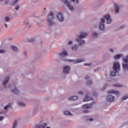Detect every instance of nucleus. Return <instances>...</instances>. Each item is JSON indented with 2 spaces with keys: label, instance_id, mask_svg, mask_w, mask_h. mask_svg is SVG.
<instances>
[{
  "label": "nucleus",
  "instance_id": "obj_1",
  "mask_svg": "<svg viewBox=\"0 0 128 128\" xmlns=\"http://www.w3.org/2000/svg\"><path fill=\"white\" fill-rule=\"evenodd\" d=\"M86 36H88V33L86 32H82L79 36V38L76 39V42H80V46H84V40H82L86 38Z\"/></svg>",
  "mask_w": 128,
  "mask_h": 128
},
{
  "label": "nucleus",
  "instance_id": "obj_2",
  "mask_svg": "<svg viewBox=\"0 0 128 128\" xmlns=\"http://www.w3.org/2000/svg\"><path fill=\"white\" fill-rule=\"evenodd\" d=\"M52 20H54V12H51L48 15V22L49 24V26H54V24H56V23L52 22Z\"/></svg>",
  "mask_w": 128,
  "mask_h": 128
},
{
  "label": "nucleus",
  "instance_id": "obj_3",
  "mask_svg": "<svg viewBox=\"0 0 128 128\" xmlns=\"http://www.w3.org/2000/svg\"><path fill=\"white\" fill-rule=\"evenodd\" d=\"M128 55L126 56V58H124L123 59V62L124 64H122V67L124 70H128Z\"/></svg>",
  "mask_w": 128,
  "mask_h": 128
},
{
  "label": "nucleus",
  "instance_id": "obj_4",
  "mask_svg": "<svg viewBox=\"0 0 128 128\" xmlns=\"http://www.w3.org/2000/svg\"><path fill=\"white\" fill-rule=\"evenodd\" d=\"M113 70L116 72H118V70H120V64L118 62H115L113 65Z\"/></svg>",
  "mask_w": 128,
  "mask_h": 128
},
{
  "label": "nucleus",
  "instance_id": "obj_5",
  "mask_svg": "<svg viewBox=\"0 0 128 128\" xmlns=\"http://www.w3.org/2000/svg\"><path fill=\"white\" fill-rule=\"evenodd\" d=\"M63 2L68 8L70 10H74V7L70 5V3L68 2V0H62Z\"/></svg>",
  "mask_w": 128,
  "mask_h": 128
},
{
  "label": "nucleus",
  "instance_id": "obj_6",
  "mask_svg": "<svg viewBox=\"0 0 128 128\" xmlns=\"http://www.w3.org/2000/svg\"><path fill=\"white\" fill-rule=\"evenodd\" d=\"M104 19L102 18L101 22H100L99 28L100 30H104Z\"/></svg>",
  "mask_w": 128,
  "mask_h": 128
},
{
  "label": "nucleus",
  "instance_id": "obj_7",
  "mask_svg": "<svg viewBox=\"0 0 128 128\" xmlns=\"http://www.w3.org/2000/svg\"><path fill=\"white\" fill-rule=\"evenodd\" d=\"M67 62H74V64H80V62H84V60L79 59V60H78L76 61H75L74 60H67Z\"/></svg>",
  "mask_w": 128,
  "mask_h": 128
},
{
  "label": "nucleus",
  "instance_id": "obj_8",
  "mask_svg": "<svg viewBox=\"0 0 128 128\" xmlns=\"http://www.w3.org/2000/svg\"><path fill=\"white\" fill-rule=\"evenodd\" d=\"M104 18L106 20V22L108 24H110L112 22V19H110V14H106L104 16Z\"/></svg>",
  "mask_w": 128,
  "mask_h": 128
},
{
  "label": "nucleus",
  "instance_id": "obj_9",
  "mask_svg": "<svg viewBox=\"0 0 128 128\" xmlns=\"http://www.w3.org/2000/svg\"><path fill=\"white\" fill-rule=\"evenodd\" d=\"M56 17L59 22L64 21V16H62V13L58 12Z\"/></svg>",
  "mask_w": 128,
  "mask_h": 128
},
{
  "label": "nucleus",
  "instance_id": "obj_10",
  "mask_svg": "<svg viewBox=\"0 0 128 128\" xmlns=\"http://www.w3.org/2000/svg\"><path fill=\"white\" fill-rule=\"evenodd\" d=\"M70 66H65L63 68V72L64 74H68L70 72Z\"/></svg>",
  "mask_w": 128,
  "mask_h": 128
},
{
  "label": "nucleus",
  "instance_id": "obj_11",
  "mask_svg": "<svg viewBox=\"0 0 128 128\" xmlns=\"http://www.w3.org/2000/svg\"><path fill=\"white\" fill-rule=\"evenodd\" d=\"M106 99L108 102H113L114 100V97L112 95H109L106 96Z\"/></svg>",
  "mask_w": 128,
  "mask_h": 128
},
{
  "label": "nucleus",
  "instance_id": "obj_12",
  "mask_svg": "<svg viewBox=\"0 0 128 128\" xmlns=\"http://www.w3.org/2000/svg\"><path fill=\"white\" fill-rule=\"evenodd\" d=\"M68 56V52L66 50L63 51L62 53L60 54V58H64V56Z\"/></svg>",
  "mask_w": 128,
  "mask_h": 128
},
{
  "label": "nucleus",
  "instance_id": "obj_13",
  "mask_svg": "<svg viewBox=\"0 0 128 128\" xmlns=\"http://www.w3.org/2000/svg\"><path fill=\"white\" fill-rule=\"evenodd\" d=\"M92 106V104H85L82 106V108H91Z\"/></svg>",
  "mask_w": 128,
  "mask_h": 128
},
{
  "label": "nucleus",
  "instance_id": "obj_14",
  "mask_svg": "<svg viewBox=\"0 0 128 128\" xmlns=\"http://www.w3.org/2000/svg\"><path fill=\"white\" fill-rule=\"evenodd\" d=\"M108 94H116L118 96V94H120V92H118V91L111 90L108 92Z\"/></svg>",
  "mask_w": 128,
  "mask_h": 128
},
{
  "label": "nucleus",
  "instance_id": "obj_15",
  "mask_svg": "<svg viewBox=\"0 0 128 128\" xmlns=\"http://www.w3.org/2000/svg\"><path fill=\"white\" fill-rule=\"evenodd\" d=\"M115 12L116 14H118V12H120V6H118L116 4H115Z\"/></svg>",
  "mask_w": 128,
  "mask_h": 128
},
{
  "label": "nucleus",
  "instance_id": "obj_16",
  "mask_svg": "<svg viewBox=\"0 0 128 128\" xmlns=\"http://www.w3.org/2000/svg\"><path fill=\"white\" fill-rule=\"evenodd\" d=\"M10 80V77H7L6 78V80H4V82L2 83L3 86H6L8 82V80Z\"/></svg>",
  "mask_w": 128,
  "mask_h": 128
},
{
  "label": "nucleus",
  "instance_id": "obj_17",
  "mask_svg": "<svg viewBox=\"0 0 128 128\" xmlns=\"http://www.w3.org/2000/svg\"><path fill=\"white\" fill-rule=\"evenodd\" d=\"M12 92H14L15 94H20V91L18 90V89H16V88H15V89H12Z\"/></svg>",
  "mask_w": 128,
  "mask_h": 128
},
{
  "label": "nucleus",
  "instance_id": "obj_18",
  "mask_svg": "<svg viewBox=\"0 0 128 128\" xmlns=\"http://www.w3.org/2000/svg\"><path fill=\"white\" fill-rule=\"evenodd\" d=\"M89 100H92V98L90 97H88V96H86L83 102H88Z\"/></svg>",
  "mask_w": 128,
  "mask_h": 128
},
{
  "label": "nucleus",
  "instance_id": "obj_19",
  "mask_svg": "<svg viewBox=\"0 0 128 128\" xmlns=\"http://www.w3.org/2000/svg\"><path fill=\"white\" fill-rule=\"evenodd\" d=\"M78 98L77 96H73L70 98H68L70 100H78Z\"/></svg>",
  "mask_w": 128,
  "mask_h": 128
},
{
  "label": "nucleus",
  "instance_id": "obj_20",
  "mask_svg": "<svg viewBox=\"0 0 128 128\" xmlns=\"http://www.w3.org/2000/svg\"><path fill=\"white\" fill-rule=\"evenodd\" d=\"M121 56H122V54H117V55L114 56V58L115 60H118V59L120 58Z\"/></svg>",
  "mask_w": 128,
  "mask_h": 128
},
{
  "label": "nucleus",
  "instance_id": "obj_21",
  "mask_svg": "<svg viewBox=\"0 0 128 128\" xmlns=\"http://www.w3.org/2000/svg\"><path fill=\"white\" fill-rule=\"evenodd\" d=\"M11 48L12 50H14V52H18V48L14 46H11Z\"/></svg>",
  "mask_w": 128,
  "mask_h": 128
},
{
  "label": "nucleus",
  "instance_id": "obj_22",
  "mask_svg": "<svg viewBox=\"0 0 128 128\" xmlns=\"http://www.w3.org/2000/svg\"><path fill=\"white\" fill-rule=\"evenodd\" d=\"M64 114L66 116H72V113L68 111H65L64 112Z\"/></svg>",
  "mask_w": 128,
  "mask_h": 128
},
{
  "label": "nucleus",
  "instance_id": "obj_23",
  "mask_svg": "<svg viewBox=\"0 0 128 128\" xmlns=\"http://www.w3.org/2000/svg\"><path fill=\"white\" fill-rule=\"evenodd\" d=\"M72 50H78V46L75 45L72 48Z\"/></svg>",
  "mask_w": 128,
  "mask_h": 128
},
{
  "label": "nucleus",
  "instance_id": "obj_24",
  "mask_svg": "<svg viewBox=\"0 0 128 128\" xmlns=\"http://www.w3.org/2000/svg\"><path fill=\"white\" fill-rule=\"evenodd\" d=\"M114 86H115L116 88H122V86L120 84H115L114 85Z\"/></svg>",
  "mask_w": 128,
  "mask_h": 128
},
{
  "label": "nucleus",
  "instance_id": "obj_25",
  "mask_svg": "<svg viewBox=\"0 0 128 128\" xmlns=\"http://www.w3.org/2000/svg\"><path fill=\"white\" fill-rule=\"evenodd\" d=\"M18 105L20 106H26V104H24V103L22 102H19Z\"/></svg>",
  "mask_w": 128,
  "mask_h": 128
},
{
  "label": "nucleus",
  "instance_id": "obj_26",
  "mask_svg": "<svg viewBox=\"0 0 128 128\" xmlns=\"http://www.w3.org/2000/svg\"><path fill=\"white\" fill-rule=\"evenodd\" d=\"M18 2V0H14L12 3V6H14V4H16V2Z\"/></svg>",
  "mask_w": 128,
  "mask_h": 128
},
{
  "label": "nucleus",
  "instance_id": "obj_27",
  "mask_svg": "<svg viewBox=\"0 0 128 128\" xmlns=\"http://www.w3.org/2000/svg\"><path fill=\"white\" fill-rule=\"evenodd\" d=\"M17 124L18 122H16V120H15L14 122L12 128H16V127Z\"/></svg>",
  "mask_w": 128,
  "mask_h": 128
},
{
  "label": "nucleus",
  "instance_id": "obj_28",
  "mask_svg": "<svg viewBox=\"0 0 128 128\" xmlns=\"http://www.w3.org/2000/svg\"><path fill=\"white\" fill-rule=\"evenodd\" d=\"M12 105H10V104L5 106L4 107V110H8V108H10Z\"/></svg>",
  "mask_w": 128,
  "mask_h": 128
},
{
  "label": "nucleus",
  "instance_id": "obj_29",
  "mask_svg": "<svg viewBox=\"0 0 128 128\" xmlns=\"http://www.w3.org/2000/svg\"><path fill=\"white\" fill-rule=\"evenodd\" d=\"M110 76H116V72H112L110 73Z\"/></svg>",
  "mask_w": 128,
  "mask_h": 128
},
{
  "label": "nucleus",
  "instance_id": "obj_30",
  "mask_svg": "<svg viewBox=\"0 0 128 128\" xmlns=\"http://www.w3.org/2000/svg\"><path fill=\"white\" fill-rule=\"evenodd\" d=\"M92 36L94 38H96V36H98V34L96 32H94L92 34Z\"/></svg>",
  "mask_w": 128,
  "mask_h": 128
},
{
  "label": "nucleus",
  "instance_id": "obj_31",
  "mask_svg": "<svg viewBox=\"0 0 128 128\" xmlns=\"http://www.w3.org/2000/svg\"><path fill=\"white\" fill-rule=\"evenodd\" d=\"M126 98H128V96H124L122 98V100H126Z\"/></svg>",
  "mask_w": 128,
  "mask_h": 128
},
{
  "label": "nucleus",
  "instance_id": "obj_32",
  "mask_svg": "<svg viewBox=\"0 0 128 128\" xmlns=\"http://www.w3.org/2000/svg\"><path fill=\"white\" fill-rule=\"evenodd\" d=\"M10 18H8V17H6V18H5V20H6V22H10Z\"/></svg>",
  "mask_w": 128,
  "mask_h": 128
},
{
  "label": "nucleus",
  "instance_id": "obj_33",
  "mask_svg": "<svg viewBox=\"0 0 128 128\" xmlns=\"http://www.w3.org/2000/svg\"><path fill=\"white\" fill-rule=\"evenodd\" d=\"M6 52V51L4 50H0V54H4Z\"/></svg>",
  "mask_w": 128,
  "mask_h": 128
},
{
  "label": "nucleus",
  "instance_id": "obj_34",
  "mask_svg": "<svg viewBox=\"0 0 128 128\" xmlns=\"http://www.w3.org/2000/svg\"><path fill=\"white\" fill-rule=\"evenodd\" d=\"M92 84V82L91 80L88 81V82H87V84H88V86H90V84Z\"/></svg>",
  "mask_w": 128,
  "mask_h": 128
},
{
  "label": "nucleus",
  "instance_id": "obj_35",
  "mask_svg": "<svg viewBox=\"0 0 128 128\" xmlns=\"http://www.w3.org/2000/svg\"><path fill=\"white\" fill-rule=\"evenodd\" d=\"M2 114V112H0V114ZM4 120V117L0 116V120Z\"/></svg>",
  "mask_w": 128,
  "mask_h": 128
},
{
  "label": "nucleus",
  "instance_id": "obj_36",
  "mask_svg": "<svg viewBox=\"0 0 128 128\" xmlns=\"http://www.w3.org/2000/svg\"><path fill=\"white\" fill-rule=\"evenodd\" d=\"M15 10H20V6H16V7L15 8Z\"/></svg>",
  "mask_w": 128,
  "mask_h": 128
},
{
  "label": "nucleus",
  "instance_id": "obj_37",
  "mask_svg": "<svg viewBox=\"0 0 128 128\" xmlns=\"http://www.w3.org/2000/svg\"><path fill=\"white\" fill-rule=\"evenodd\" d=\"M34 38H30V42H34Z\"/></svg>",
  "mask_w": 128,
  "mask_h": 128
},
{
  "label": "nucleus",
  "instance_id": "obj_38",
  "mask_svg": "<svg viewBox=\"0 0 128 128\" xmlns=\"http://www.w3.org/2000/svg\"><path fill=\"white\" fill-rule=\"evenodd\" d=\"M72 0V2H76V4H78V0Z\"/></svg>",
  "mask_w": 128,
  "mask_h": 128
},
{
  "label": "nucleus",
  "instance_id": "obj_39",
  "mask_svg": "<svg viewBox=\"0 0 128 128\" xmlns=\"http://www.w3.org/2000/svg\"><path fill=\"white\" fill-rule=\"evenodd\" d=\"M84 66H90V64H84Z\"/></svg>",
  "mask_w": 128,
  "mask_h": 128
},
{
  "label": "nucleus",
  "instance_id": "obj_40",
  "mask_svg": "<svg viewBox=\"0 0 128 128\" xmlns=\"http://www.w3.org/2000/svg\"><path fill=\"white\" fill-rule=\"evenodd\" d=\"M88 120H90V122H92V120H94V119L92 118H90L88 119Z\"/></svg>",
  "mask_w": 128,
  "mask_h": 128
},
{
  "label": "nucleus",
  "instance_id": "obj_41",
  "mask_svg": "<svg viewBox=\"0 0 128 128\" xmlns=\"http://www.w3.org/2000/svg\"><path fill=\"white\" fill-rule=\"evenodd\" d=\"M86 80H88V78H90V77L88 76H86L85 77Z\"/></svg>",
  "mask_w": 128,
  "mask_h": 128
},
{
  "label": "nucleus",
  "instance_id": "obj_42",
  "mask_svg": "<svg viewBox=\"0 0 128 128\" xmlns=\"http://www.w3.org/2000/svg\"><path fill=\"white\" fill-rule=\"evenodd\" d=\"M78 94H84V93L80 91L78 92Z\"/></svg>",
  "mask_w": 128,
  "mask_h": 128
},
{
  "label": "nucleus",
  "instance_id": "obj_43",
  "mask_svg": "<svg viewBox=\"0 0 128 128\" xmlns=\"http://www.w3.org/2000/svg\"><path fill=\"white\" fill-rule=\"evenodd\" d=\"M72 44V41H70L68 42V44Z\"/></svg>",
  "mask_w": 128,
  "mask_h": 128
},
{
  "label": "nucleus",
  "instance_id": "obj_44",
  "mask_svg": "<svg viewBox=\"0 0 128 128\" xmlns=\"http://www.w3.org/2000/svg\"><path fill=\"white\" fill-rule=\"evenodd\" d=\"M88 110H84L83 112H85V113H86V112H88Z\"/></svg>",
  "mask_w": 128,
  "mask_h": 128
},
{
  "label": "nucleus",
  "instance_id": "obj_45",
  "mask_svg": "<svg viewBox=\"0 0 128 128\" xmlns=\"http://www.w3.org/2000/svg\"><path fill=\"white\" fill-rule=\"evenodd\" d=\"M8 2H10L9 1H6V2H5V4H8Z\"/></svg>",
  "mask_w": 128,
  "mask_h": 128
},
{
  "label": "nucleus",
  "instance_id": "obj_46",
  "mask_svg": "<svg viewBox=\"0 0 128 128\" xmlns=\"http://www.w3.org/2000/svg\"><path fill=\"white\" fill-rule=\"evenodd\" d=\"M120 28H124V26H121L120 27Z\"/></svg>",
  "mask_w": 128,
  "mask_h": 128
},
{
  "label": "nucleus",
  "instance_id": "obj_47",
  "mask_svg": "<svg viewBox=\"0 0 128 128\" xmlns=\"http://www.w3.org/2000/svg\"><path fill=\"white\" fill-rule=\"evenodd\" d=\"M24 56H26V52H24Z\"/></svg>",
  "mask_w": 128,
  "mask_h": 128
},
{
  "label": "nucleus",
  "instance_id": "obj_48",
  "mask_svg": "<svg viewBox=\"0 0 128 128\" xmlns=\"http://www.w3.org/2000/svg\"><path fill=\"white\" fill-rule=\"evenodd\" d=\"M4 26H5L6 28H8V25L6 24H4Z\"/></svg>",
  "mask_w": 128,
  "mask_h": 128
},
{
  "label": "nucleus",
  "instance_id": "obj_49",
  "mask_svg": "<svg viewBox=\"0 0 128 128\" xmlns=\"http://www.w3.org/2000/svg\"><path fill=\"white\" fill-rule=\"evenodd\" d=\"M110 51L111 52H114V50H110Z\"/></svg>",
  "mask_w": 128,
  "mask_h": 128
},
{
  "label": "nucleus",
  "instance_id": "obj_50",
  "mask_svg": "<svg viewBox=\"0 0 128 128\" xmlns=\"http://www.w3.org/2000/svg\"><path fill=\"white\" fill-rule=\"evenodd\" d=\"M4 1V0H0V2H2Z\"/></svg>",
  "mask_w": 128,
  "mask_h": 128
},
{
  "label": "nucleus",
  "instance_id": "obj_51",
  "mask_svg": "<svg viewBox=\"0 0 128 128\" xmlns=\"http://www.w3.org/2000/svg\"><path fill=\"white\" fill-rule=\"evenodd\" d=\"M46 128H50V127H46Z\"/></svg>",
  "mask_w": 128,
  "mask_h": 128
}]
</instances>
